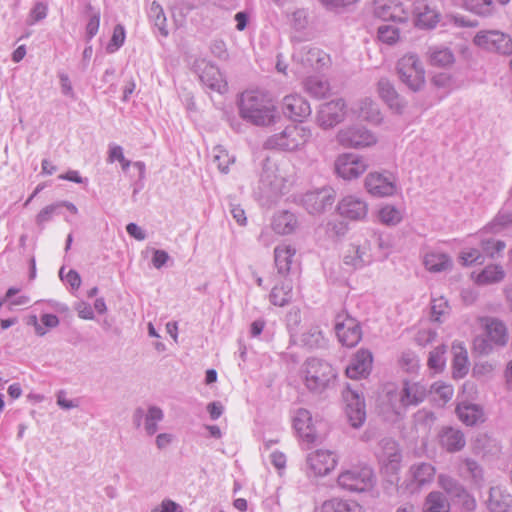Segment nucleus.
I'll use <instances>...</instances> for the list:
<instances>
[{
    "label": "nucleus",
    "mask_w": 512,
    "mask_h": 512,
    "mask_svg": "<svg viewBox=\"0 0 512 512\" xmlns=\"http://www.w3.org/2000/svg\"><path fill=\"white\" fill-rule=\"evenodd\" d=\"M126 229L129 235H131L137 240H143L145 238L142 229L134 223L128 224Z\"/></svg>",
    "instance_id": "nucleus-63"
},
{
    "label": "nucleus",
    "mask_w": 512,
    "mask_h": 512,
    "mask_svg": "<svg viewBox=\"0 0 512 512\" xmlns=\"http://www.w3.org/2000/svg\"><path fill=\"white\" fill-rule=\"evenodd\" d=\"M446 349L444 346L436 347L429 356L428 365L435 370H441L445 365Z\"/></svg>",
    "instance_id": "nucleus-48"
},
{
    "label": "nucleus",
    "mask_w": 512,
    "mask_h": 512,
    "mask_svg": "<svg viewBox=\"0 0 512 512\" xmlns=\"http://www.w3.org/2000/svg\"><path fill=\"white\" fill-rule=\"evenodd\" d=\"M299 59L304 67L321 70L331 63L330 55L317 47H310L300 52Z\"/></svg>",
    "instance_id": "nucleus-21"
},
{
    "label": "nucleus",
    "mask_w": 512,
    "mask_h": 512,
    "mask_svg": "<svg viewBox=\"0 0 512 512\" xmlns=\"http://www.w3.org/2000/svg\"><path fill=\"white\" fill-rule=\"evenodd\" d=\"M163 413L161 409L151 407L145 421V429L149 435H153L157 431V422L161 421Z\"/></svg>",
    "instance_id": "nucleus-46"
},
{
    "label": "nucleus",
    "mask_w": 512,
    "mask_h": 512,
    "mask_svg": "<svg viewBox=\"0 0 512 512\" xmlns=\"http://www.w3.org/2000/svg\"><path fill=\"white\" fill-rule=\"evenodd\" d=\"M381 471L386 476L394 475L401 466V454L398 445L394 441H388L382 447L379 454Z\"/></svg>",
    "instance_id": "nucleus-18"
},
{
    "label": "nucleus",
    "mask_w": 512,
    "mask_h": 512,
    "mask_svg": "<svg viewBox=\"0 0 512 512\" xmlns=\"http://www.w3.org/2000/svg\"><path fill=\"white\" fill-rule=\"evenodd\" d=\"M380 97L391 107L399 110L401 108L398 94L394 87L387 81H380L378 84Z\"/></svg>",
    "instance_id": "nucleus-40"
},
{
    "label": "nucleus",
    "mask_w": 512,
    "mask_h": 512,
    "mask_svg": "<svg viewBox=\"0 0 512 512\" xmlns=\"http://www.w3.org/2000/svg\"><path fill=\"white\" fill-rule=\"evenodd\" d=\"M310 137V131L299 125H289L281 133L275 134L266 141L271 149L293 151L303 146Z\"/></svg>",
    "instance_id": "nucleus-4"
},
{
    "label": "nucleus",
    "mask_w": 512,
    "mask_h": 512,
    "mask_svg": "<svg viewBox=\"0 0 512 512\" xmlns=\"http://www.w3.org/2000/svg\"><path fill=\"white\" fill-rule=\"evenodd\" d=\"M41 325L46 329H52L59 325V319L54 314H43L41 316Z\"/></svg>",
    "instance_id": "nucleus-55"
},
{
    "label": "nucleus",
    "mask_w": 512,
    "mask_h": 512,
    "mask_svg": "<svg viewBox=\"0 0 512 512\" xmlns=\"http://www.w3.org/2000/svg\"><path fill=\"white\" fill-rule=\"evenodd\" d=\"M340 216L349 220H362L368 213V204L361 198L348 195L337 205Z\"/></svg>",
    "instance_id": "nucleus-17"
},
{
    "label": "nucleus",
    "mask_w": 512,
    "mask_h": 512,
    "mask_svg": "<svg viewBox=\"0 0 512 512\" xmlns=\"http://www.w3.org/2000/svg\"><path fill=\"white\" fill-rule=\"evenodd\" d=\"M344 263L353 268L362 266L363 259H362V252H361L360 247H358V246L350 247L344 256Z\"/></svg>",
    "instance_id": "nucleus-50"
},
{
    "label": "nucleus",
    "mask_w": 512,
    "mask_h": 512,
    "mask_svg": "<svg viewBox=\"0 0 512 512\" xmlns=\"http://www.w3.org/2000/svg\"><path fill=\"white\" fill-rule=\"evenodd\" d=\"M428 62L433 67L447 68L454 64L455 57L448 48H434L429 53Z\"/></svg>",
    "instance_id": "nucleus-34"
},
{
    "label": "nucleus",
    "mask_w": 512,
    "mask_h": 512,
    "mask_svg": "<svg viewBox=\"0 0 512 512\" xmlns=\"http://www.w3.org/2000/svg\"><path fill=\"white\" fill-rule=\"evenodd\" d=\"M335 200V192L332 188H323L318 191L308 193L304 198V204L311 214L323 212L331 207Z\"/></svg>",
    "instance_id": "nucleus-19"
},
{
    "label": "nucleus",
    "mask_w": 512,
    "mask_h": 512,
    "mask_svg": "<svg viewBox=\"0 0 512 512\" xmlns=\"http://www.w3.org/2000/svg\"><path fill=\"white\" fill-rule=\"evenodd\" d=\"M335 332L339 342L346 347L356 346L362 339V328L357 319L346 313L336 317Z\"/></svg>",
    "instance_id": "nucleus-6"
},
{
    "label": "nucleus",
    "mask_w": 512,
    "mask_h": 512,
    "mask_svg": "<svg viewBox=\"0 0 512 512\" xmlns=\"http://www.w3.org/2000/svg\"><path fill=\"white\" fill-rule=\"evenodd\" d=\"M359 118L370 122H379L381 120L380 111L377 105L370 98H364L361 101L359 107Z\"/></svg>",
    "instance_id": "nucleus-41"
},
{
    "label": "nucleus",
    "mask_w": 512,
    "mask_h": 512,
    "mask_svg": "<svg viewBox=\"0 0 512 512\" xmlns=\"http://www.w3.org/2000/svg\"><path fill=\"white\" fill-rule=\"evenodd\" d=\"M282 113L294 122H303L311 115L309 102L297 93L286 95L281 104Z\"/></svg>",
    "instance_id": "nucleus-11"
},
{
    "label": "nucleus",
    "mask_w": 512,
    "mask_h": 512,
    "mask_svg": "<svg viewBox=\"0 0 512 512\" xmlns=\"http://www.w3.org/2000/svg\"><path fill=\"white\" fill-rule=\"evenodd\" d=\"M295 252L296 251L294 248L287 245H282L275 248V265L279 273L287 274L290 271Z\"/></svg>",
    "instance_id": "nucleus-30"
},
{
    "label": "nucleus",
    "mask_w": 512,
    "mask_h": 512,
    "mask_svg": "<svg viewBox=\"0 0 512 512\" xmlns=\"http://www.w3.org/2000/svg\"><path fill=\"white\" fill-rule=\"evenodd\" d=\"M308 466L315 476H325L337 465L336 456L329 450H316L309 454Z\"/></svg>",
    "instance_id": "nucleus-15"
},
{
    "label": "nucleus",
    "mask_w": 512,
    "mask_h": 512,
    "mask_svg": "<svg viewBox=\"0 0 512 512\" xmlns=\"http://www.w3.org/2000/svg\"><path fill=\"white\" fill-rule=\"evenodd\" d=\"M239 110L243 119L257 126L273 125L279 118L273 98L262 91H245L241 95Z\"/></svg>",
    "instance_id": "nucleus-1"
},
{
    "label": "nucleus",
    "mask_w": 512,
    "mask_h": 512,
    "mask_svg": "<svg viewBox=\"0 0 512 512\" xmlns=\"http://www.w3.org/2000/svg\"><path fill=\"white\" fill-rule=\"evenodd\" d=\"M471 277L473 281L478 285H488L503 280L505 277V271L503 270L502 266L492 264L486 266L478 273L473 272Z\"/></svg>",
    "instance_id": "nucleus-23"
},
{
    "label": "nucleus",
    "mask_w": 512,
    "mask_h": 512,
    "mask_svg": "<svg viewBox=\"0 0 512 512\" xmlns=\"http://www.w3.org/2000/svg\"><path fill=\"white\" fill-rule=\"evenodd\" d=\"M304 89L307 93L315 98H324L329 95V83L317 77H308L303 82Z\"/></svg>",
    "instance_id": "nucleus-37"
},
{
    "label": "nucleus",
    "mask_w": 512,
    "mask_h": 512,
    "mask_svg": "<svg viewBox=\"0 0 512 512\" xmlns=\"http://www.w3.org/2000/svg\"><path fill=\"white\" fill-rule=\"evenodd\" d=\"M271 461L273 465L278 469L282 470L285 468L286 465V457L281 452H273L271 454Z\"/></svg>",
    "instance_id": "nucleus-61"
},
{
    "label": "nucleus",
    "mask_w": 512,
    "mask_h": 512,
    "mask_svg": "<svg viewBox=\"0 0 512 512\" xmlns=\"http://www.w3.org/2000/svg\"><path fill=\"white\" fill-rule=\"evenodd\" d=\"M440 444L449 452L461 450L465 445L463 434L453 428H445L440 434Z\"/></svg>",
    "instance_id": "nucleus-28"
},
{
    "label": "nucleus",
    "mask_w": 512,
    "mask_h": 512,
    "mask_svg": "<svg viewBox=\"0 0 512 512\" xmlns=\"http://www.w3.org/2000/svg\"><path fill=\"white\" fill-rule=\"evenodd\" d=\"M431 392L443 403L448 402L453 397V387L449 384L437 382L432 385Z\"/></svg>",
    "instance_id": "nucleus-45"
},
{
    "label": "nucleus",
    "mask_w": 512,
    "mask_h": 512,
    "mask_svg": "<svg viewBox=\"0 0 512 512\" xmlns=\"http://www.w3.org/2000/svg\"><path fill=\"white\" fill-rule=\"evenodd\" d=\"M377 15L383 20H392L394 22L406 19V14L402 5L394 2L380 7L377 10Z\"/></svg>",
    "instance_id": "nucleus-39"
},
{
    "label": "nucleus",
    "mask_w": 512,
    "mask_h": 512,
    "mask_svg": "<svg viewBox=\"0 0 512 512\" xmlns=\"http://www.w3.org/2000/svg\"><path fill=\"white\" fill-rule=\"evenodd\" d=\"M346 115V105L342 99L327 102L321 105L317 112V122L324 129L339 124Z\"/></svg>",
    "instance_id": "nucleus-12"
},
{
    "label": "nucleus",
    "mask_w": 512,
    "mask_h": 512,
    "mask_svg": "<svg viewBox=\"0 0 512 512\" xmlns=\"http://www.w3.org/2000/svg\"><path fill=\"white\" fill-rule=\"evenodd\" d=\"M373 367V354L370 350L361 348L351 358L346 368V375L350 379L367 378Z\"/></svg>",
    "instance_id": "nucleus-14"
},
{
    "label": "nucleus",
    "mask_w": 512,
    "mask_h": 512,
    "mask_svg": "<svg viewBox=\"0 0 512 512\" xmlns=\"http://www.w3.org/2000/svg\"><path fill=\"white\" fill-rule=\"evenodd\" d=\"M77 311H78L79 317H81L82 319L90 320L94 316L93 310L87 304L79 305Z\"/></svg>",
    "instance_id": "nucleus-64"
},
{
    "label": "nucleus",
    "mask_w": 512,
    "mask_h": 512,
    "mask_svg": "<svg viewBox=\"0 0 512 512\" xmlns=\"http://www.w3.org/2000/svg\"><path fill=\"white\" fill-rule=\"evenodd\" d=\"M297 221L292 213L281 212L273 219L272 227L278 234H289L294 231Z\"/></svg>",
    "instance_id": "nucleus-35"
},
{
    "label": "nucleus",
    "mask_w": 512,
    "mask_h": 512,
    "mask_svg": "<svg viewBox=\"0 0 512 512\" xmlns=\"http://www.w3.org/2000/svg\"><path fill=\"white\" fill-rule=\"evenodd\" d=\"M293 428L302 441L312 444L317 439V420L306 409H298L292 420Z\"/></svg>",
    "instance_id": "nucleus-13"
},
{
    "label": "nucleus",
    "mask_w": 512,
    "mask_h": 512,
    "mask_svg": "<svg viewBox=\"0 0 512 512\" xmlns=\"http://www.w3.org/2000/svg\"><path fill=\"white\" fill-rule=\"evenodd\" d=\"M425 397V389L417 383H405L401 392L400 401L403 406L415 405Z\"/></svg>",
    "instance_id": "nucleus-31"
},
{
    "label": "nucleus",
    "mask_w": 512,
    "mask_h": 512,
    "mask_svg": "<svg viewBox=\"0 0 512 512\" xmlns=\"http://www.w3.org/2000/svg\"><path fill=\"white\" fill-rule=\"evenodd\" d=\"M300 378L308 390L322 392L334 383L336 371L328 362L313 358L303 364Z\"/></svg>",
    "instance_id": "nucleus-2"
},
{
    "label": "nucleus",
    "mask_w": 512,
    "mask_h": 512,
    "mask_svg": "<svg viewBox=\"0 0 512 512\" xmlns=\"http://www.w3.org/2000/svg\"><path fill=\"white\" fill-rule=\"evenodd\" d=\"M201 80L209 88L219 93H224L227 91V82L223 78L220 70L214 65H207L203 69Z\"/></svg>",
    "instance_id": "nucleus-22"
},
{
    "label": "nucleus",
    "mask_w": 512,
    "mask_h": 512,
    "mask_svg": "<svg viewBox=\"0 0 512 512\" xmlns=\"http://www.w3.org/2000/svg\"><path fill=\"white\" fill-rule=\"evenodd\" d=\"M364 186L373 197H391L397 192L395 177L380 172H370L365 178Z\"/></svg>",
    "instance_id": "nucleus-10"
},
{
    "label": "nucleus",
    "mask_w": 512,
    "mask_h": 512,
    "mask_svg": "<svg viewBox=\"0 0 512 512\" xmlns=\"http://www.w3.org/2000/svg\"><path fill=\"white\" fill-rule=\"evenodd\" d=\"M65 281L73 288L78 289L81 285L80 275L74 271L70 270L65 276Z\"/></svg>",
    "instance_id": "nucleus-57"
},
{
    "label": "nucleus",
    "mask_w": 512,
    "mask_h": 512,
    "mask_svg": "<svg viewBox=\"0 0 512 512\" xmlns=\"http://www.w3.org/2000/svg\"><path fill=\"white\" fill-rule=\"evenodd\" d=\"M459 260L462 265L470 266L482 260V254L477 248H468L459 254Z\"/></svg>",
    "instance_id": "nucleus-51"
},
{
    "label": "nucleus",
    "mask_w": 512,
    "mask_h": 512,
    "mask_svg": "<svg viewBox=\"0 0 512 512\" xmlns=\"http://www.w3.org/2000/svg\"><path fill=\"white\" fill-rule=\"evenodd\" d=\"M450 503L440 492H431L425 499L422 512H449Z\"/></svg>",
    "instance_id": "nucleus-32"
},
{
    "label": "nucleus",
    "mask_w": 512,
    "mask_h": 512,
    "mask_svg": "<svg viewBox=\"0 0 512 512\" xmlns=\"http://www.w3.org/2000/svg\"><path fill=\"white\" fill-rule=\"evenodd\" d=\"M109 159L111 162L118 161L124 169L128 168L130 163L124 157L123 150L120 146H113L110 149Z\"/></svg>",
    "instance_id": "nucleus-54"
},
{
    "label": "nucleus",
    "mask_w": 512,
    "mask_h": 512,
    "mask_svg": "<svg viewBox=\"0 0 512 512\" xmlns=\"http://www.w3.org/2000/svg\"><path fill=\"white\" fill-rule=\"evenodd\" d=\"M46 14L47 7L42 3L36 4L31 12V16L34 19V21L42 20L43 18L46 17Z\"/></svg>",
    "instance_id": "nucleus-60"
},
{
    "label": "nucleus",
    "mask_w": 512,
    "mask_h": 512,
    "mask_svg": "<svg viewBox=\"0 0 512 512\" xmlns=\"http://www.w3.org/2000/svg\"><path fill=\"white\" fill-rule=\"evenodd\" d=\"M168 260V254L163 250H156L153 255V265L156 268L162 267Z\"/></svg>",
    "instance_id": "nucleus-58"
},
{
    "label": "nucleus",
    "mask_w": 512,
    "mask_h": 512,
    "mask_svg": "<svg viewBox=\"0 0 512 512\" xmlns=\"http://www.w3.org/2000/svg\"><path fill=\"white\" fill-rule=\"evenodd\" d=\"M453 377L462 378L469 370L468 354L465 347L461 344H453Z\"/></svg>",
    "instance_id": "nucleus-26"
},
{
    "label": "nucleus",
    "mask_w": 512,
    "mask_h": 512,
    "mask_svg": "<svg viewBox=\"0 0 512 512\" xmlns=\"http://www.w3.org/2000/svg\"><path fill=\"white\" fill-rule=\"evenodd\" d=\"M464 7L478 15H489L493 12L492 0H464Z\"/></svg>",
    "instance_id": "nucleus-43"
},
{
    "label": "nucleus",
    "mask_w": 512,
    "mask_h": 512,
    "mask_svg": "<svg viewBox=\"0 0 512 512\" xmlns=\"http://www.w3.org/2000/svg\"><path fill=\"white\" fill-rule=\"evenodd\" d=\"M449 310L448 301L443 297L435 298L432 301L431 315L433 320L440 321L441 316L445 315Z\"/></svg>",
    "instance_id": "nucleus-52"
},
{
    "label": "nucleus",
    "mask_w": 512,
    "mask_h": 512,
    "mask_svg": "<svg viewBox=\"0 0 512 512\" xmlns=\"http://www.w3.org/2000/svg\"><path fill=\"white\" fill-rule=\"evenodd\" d=\"M474 43L485 50L501 54L512 53V39L499 31H481L474 38Z\"/></svg>",
    "instance_id": "nucleus-8"
},
{
    "label": "nucleus",
    "mask_w": 512,
    "mask_h": 512,
    "mask_svg": "<svg viewBox=\"0 0 512 512\" xmlns=\"http://www.w3.org/2000/svg\"><path fill=\"white\" fill-rule=\"evenodd\" d=\"M440 21V13L424 1L416 4L413 11V22L415 26L422 29L434 28Z\"/></svg>",
    "instance_id": "nucleus-20"
},
{
    "label": "nucleus",
    "mask_w": 512,
    "mask_h": 512,
    "mask_svg": "<svg viewBox=\"0 0 512 512\" xmlns=\"http://www.w3.org/2000/svg\"><path fill=\"white\" fill-rule=\"evenodd\" d=\"M125 41V30L122 25H116L113 30V34L110 43L107 46V50L110 53L118 50Z\"/></svg>",
    "instance_id": "nucleus-49"
},
{
    "label": "nucleus",
    "mask_w": 512,
    "mask_h": 512,
    "mask_svg": "<svg viewBox=\"0 0 512 512\" xmlns=\"http://www.w3.org/2000/svg\"><path fill=\"white\" fill-rule=\"evenodd\" d=\"M377 217L382 224L393 226L401 222L403 215L394 205L385 204L378 210Z\"/></svg>",
    "instance_id": "nucleus-38"
},
{
    "label": "nucleus",
    "mask_w": 512,
    "mask_h": 512,
    "mask_svg": "<svg viewBox=\"0 0 512 512\" xmlns=\"http://www.w3.org/2000/svg\"><path fill=\"white\" fill-rule=\"evenodd\" d=\"M400 80L411 90L417 91L425 83V70L419 58L413 54L404 55L398 62Z\"/></svg>",
    "instance_id": "nucleus-5"
},
{
    "label": "nucleus",
    "mask_w": 512,
    "mask_h": 512,
    "mask_svg": "<svg viewBox=\"0 0 512 512\" xmlns=\"http://www.w3.org/2000/svg\"><path fill=\"white\" fill-rule=\"evenodd\" d=\"M481 246L483 249V252L491 258H494L495 256L499 255L504 251L506 248V244L504 241L501 240H487V241H481Z\"/></svg>",
    "instance_id": "nucleus-47"
},
{
    "label": "nucleus",
    "mask_w": 512,
    "mask_h": 512,
    "mask_svg": "<svg viewBox=\"0 0 512 512\" xmlns=\"http://www.w3.org/2000/svg\"><path fill=\"white\" fill-rule=\"evenodd\" d=\"M232 215L234 217V219L240 224V225H244L246 223V216H245V211L244 209H242L239 205H234L232 207Z\"/></svg>",
    "instance_id": "nucleus-62"
},
{
    "label": "nucleus",
    "mask_w": 512,
    "mask_h": 512,
    "mask_svg": "<svg viewBox=\"0 0 512 512\" xmlns=\"http://www.w3.org/2000/svg\"><path fill=\"white\" fill-rule=\"evenodd\" d=\"M456 413L459 419L468 426L484 421L482 410L474 404L461 403L457 406Z\"/></svg>",
    "instance_id": "nucleus-27"
},
{
    "label": "nucleus",
    "mask_w": 512,
    "mask_h": 512,
    "mask_svg": "<svg viewBox=\"0 0 512 512\" xmlns=\"http://www.w3.org/2000/svg\"><path fill=\"white\" fill-rule=\"evenodd\" d=\"M424 265L429 271L440 272L451 266V260L444 253L431 252L425 255Z\"/></svg>",
    "instance_id": "nucleus-36"
},
{
    "label": "nucleus",
    "mask_w": 512,
    "mask_h": 512,
    "mask_svg": "<svg viewBox=\"0 0 512 512\" xmlns=\"http://www.w3.org/2000/svg\"><path fill=\"white\" fill-rule=\"evenodd\" d=\"M99 26H100V15L97 14L90 18V20L86 26V31H87L89 38H92L93 36H95L97 34V32L99 30Z\"/></svg>",
    "instance_id": "nucleus-56"
},
{
    "label": "nucleus",
    "mask_w": 512,
    "mask_h": 512,
    "mask_svg": "<svg viewBox=\"0 0 512 512\" xmlns=\"http://www.w3.org/2000/svg\"><path fill=\"white\" fill-rule=\"evenodd\" d=\"M368 163L361 157L345 153L337 157L335 171L337 175L345 180L358 178L368 169Z\"/></svg>",
    "instance_id": "nucleus-9"
},
{
    "label": "nucleus",
    "mask_w": 512,
    "mask_h": 512,
    "mask_svg": "<svg viewBox=\"0 0 512 512\" xmlns=\"http://www.w3.org/2000/svg\"><path fill=\"white\" fill-rule=\"evenodd\" d=\"M292 298V285L291 282L285 280L276 284L270 293V301L273 305L282 307L289 303Z\"/></svg>",
    "instance_id": "nucleus-33"
},
{
    "label": "nucleus",
    "mask_w": 512,
    "mask_h": 512,
    "mask_svg": "<svg viewBox=\"0 0 512 512\" xmlns=\"http://www.w3.org/2000/svg\"><path fill=\"white\" fill-rule=\"evenodd\" d=\"M214 161L222 172H227L229 165L233 163V159L223 149L217 150V153L214 155Z\"/></svg>",
    "instance_id": "nucleus-53"
},
{
    "label": "nucleus",
    "mask_w": 512,
    "mask_h": 512,
    "mask_svg": "<svg viewBox=\"0 0 512 512\" xmlns=\"http://www.w3.org/2000/svg\"><path fill=\"white\" fill-rule=\"evenodd\" d=\"M483 335L474 341V349L481 354L490 353L493 348L505 346L508 342V330L498 319L483 317L479 319Z\"/></svg>",
    "instance_id": "nucleus-3"
},
{
    "label": "nucleus",
    "mask_w": 512,
    "mask_h": 512,
    "mask_svg": "<svg viewBox=\"0 0 512 512\" xmlns=\"http://www.w3.org/2000/svg\"><path fill=\"white\" fill-rule=\"evenodd\" d=\"M378 39L388 45L395 44L400 39L399 29L394 24L382 25L378 28Z\"/></svg>",
    "instance_id": "nucleus-44"
},
{
    "label": "nucleus",
    "mask_w": 512,
    "mask_h": 512,
    "mask_svg": "<svg viewBox=\"0 0 512 512\" xmlns=\"http://www.w3.org/2000/svg\"><path fill=\"white\" fill-rule=\"evenodd\" d=\"M56 209L55 205H49L43 208L37 215V222L44 223L51 218V215L54 213Z\"/></svg>",
    "instance_id": "nucleus-59"
},
{
    "label": "nucleus",
    "mask_w": 512,
    "mask_h": 512,
    "mask_svg": "<svg viewBox=\"0 0 512 512\" xmlns=\"http://www.w3.org/2000/svg\"><path fill=\"white\" fill-rule=\"evenodd\" d=\"M511 496L500 487H494L490 490V496L487 502L491 512H507L510 506Z\"/></svg>",
    "instance_id": "nucleus-29"
},
{
    "label": "nucleus",
    "mask_w": 512,
    "mask_h": 512,
    "mask_svg": "<svg viewBox=\"0 0 512 512\" xmlns=\"http://www.w3.org/2000/svg\"><path fill=\"white\" fill-rule=\"evenodd\" d=\"M321 512H365L361 504L352 499L333 498L325 501L321 506Z\"/></svg>",
    "instance_id": "nucleus-24"
},
{
    "label": "nucleus",
    "mask_w": 512,
    "mask_h": 512,
    "mask_svg": "<svg viewBox=\"0 0 512 512\" xmlns=\"http://www.w3.org/2000/svg\"><path fill=\"white\" fill-rule=\"evenodd\" d=\"M337 139L346 147H367L376 143L375 136L367 130L360 128H347L339 131Z\"/></svg>",
    "instance_id": "nucleus-16"
},
{
    "label": "nucleus",
    "mask_w": 512,
    "mask_h": 512,
    "mask_svg": "<svg viewBox=\"0 0 512 512\" xmlns=\"http://www.w3.org/2000/svg\"><path fill=\"white\" fill-rule=\"evenodd\" d=\"M338 484L343 489L363 492L373 486V472L367 466L355 467L338 476Z\"/></svg>",
    "instance_id": "nucleus-7"
},
{
    "label": "nucleus",
    "mask_w": 512,
    "mask_h": 512,
    "mask_svg": "<svg viewBox=\"0 0 512 512\" xmlns=\"http://www.w3.org/2000/svg\"><path fill=\"white\" fill-rule=\"evenodd\" d=\"M349 397L354 400V404H348L346 413L348 415L349 421L351 422L352 426L358 427L360 426L364 420H365V405L362 399L353 392H348L345 396L346 400H349Z\"/></svg>",
    "instance_id": "nucleus-25"
},
{
    "label": "nucleus",
    "mask_w": 512,
    "mask_h": 512,
    "mask_svg": "<svg viewBox=\"0 0 512 512\" xmlns=\"http://www.w3.org/2000/svg\"><path fill=\"white\" fill-rule=\"evenodd\" d=\"M412 474L414 481L419 486H422L434 479L435 469L432 465L423 463L415 466L412 470Z\"/></svg>",
    "instance_id": "nucleus-42"
}]
</instances>
